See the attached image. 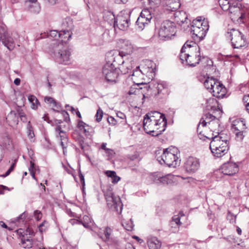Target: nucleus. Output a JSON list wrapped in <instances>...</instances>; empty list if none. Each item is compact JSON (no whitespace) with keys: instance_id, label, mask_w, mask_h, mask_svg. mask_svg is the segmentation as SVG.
Instances as JSON below:
<instances>
[{"instance_id":"obj_48","label":"nucleus","mask_w":249,"mask_h":249,"mask_svg":"<svg viewBox=\"0 0 249 249\" xmlns=\"http://www.w3.org/2000/svg\"><path fill=\"white\" fill-rule=\"evenodd\" d=\"M27 216V213L25 212H24L22 214H21L19 216L15 218L13 221L15 223L17 222H23L24 221V219H25Z\"/></svg>"},{"instance_id":"obj_64","label":"nucleus","mask_w":249,"mask_h":249,"mask_svg":"<svg viewBox=\"0 0 249 249\" xmlns=\"http://www.w3.org/2000/svg\"><path fill=\"white\" fill-rule=\"evenodd\" d=\"M132 238L136 239L139 243H140V244L142 243L143 242V240L141 238H140L138 236H136V235H133L132 236Z\"/></svg>"},{"instance_id":"obj_51","label":"nucleus","mask_w":249,"mask_h":249,"mask_svg":"<svg viewBox=\"0 0 249 249\" xmlns=\"http://www.w3.org/2000/svg\"><path fill=\"white\" fill-rule=\"evenodd\" d=\"M134 226V225L133 224V222L132 221V219H130L129 221L127 222L125 226V230L131 231L133 229Z\"/></svg>"},{"instance_id":"obj_59","label":"nucleus","mask_w":249,"mask_h":249,"mask_svg":"<svg viewBox=\"0 0 249 249\" xmlns=\"http://www.w3.org/2000/svg\"><path fill=\"white\" fill-rule=\"evenodd\" d=\"M30 164H31V166L29 167V170L30 171L31 174L33 178H34L35 179H36V177H35V173H34L33 172V171H31V168H34V163L32 161H31L30 162Z\"/></svg>"},{"instance_id":"obj_40","label":"nucleus","mask_w":249,"mask_h":249,"mask_svg":"<svg viewBox=\"0 0 249 249\" xmlns=\"http://www.w3.org/2000/svg\"><path fill=\"white\" fill-rule=\"evenodd\" d=\"M42 240V238H41V240H33L32 239L31 240L32 248L33 247L34 249H45Z\"/></svg>"},{"instance_id":"obj_8","label":"nucleus","mask_w":249,"mask_h":249,"mask_svg":"<svg viewBox=\"0 0 249 249\" xmlns=\"http://www.w3.org/2000/svg\"><path fill=\"white\" fill-rule=\"evenodd\" d=\"M124 53L123 51L118 52L117 50H111L107 52L106 54V64L105 65L115 67L122 66L124 63Z\"/></svg>"},{"instance_id":"obj_58","label":"nucleus","mask_w":249,"mask_h":249,"mask_svg":"<svg viewBox=\"0 0 249 249\" xmlns=\"http://www.w3.org/2000/svg\"><path fill=\"white\" fill-rule=\"evenodd\" d=\"M31 107H32V108H33L34 109H37L38 106L39 105V103L38 100L36 102L35 101H33L32 103H31Z\"/></svg>"},{"instance_id":"obj_5","label":"nucleus","mask_w":249,"mask_h":249,"mask_svg":"<svg viewBox=\"0 0 249 249\" xmlns=\"http://www.w3.org/2000/svg\"><path fill=\"white\" fill-rule=\"evenodd\" d=\"M178 149L171 146L164 150L162 154L157 158L160 164L164 163L170 167H176L180 164V160L177 156Z\"/></svg>"},{"instance_id":"obj_27","label":"nucleus","mask_w":249,"mask_h":249,"mask_svg":"<svg viewBox=\"0 0 249 249\" xmlns=\"http://www.w3.org/2000/svg\"><path fill=\"white\" fill-rule=\"evenodd\" d=\"M199 80L203 83L204 87L210 92L211 90L214 89L216 83L219 82L213 77H209L208 76L207 77L204 76L202 79L199 78Z\"/></svg>"},{"instance_id":"obj_22","label":"nucleus","mask_w":249,"mask_h":249,"mask_svg":"<svg viewBox=\"0 0 249 249\" xmlns=\"http://www.w3.org/2000/svg\"><path fill=\"white\" fill-rule=\"evenodd\" d=\"M218 3L224 11L229 12L231 18L234 13V8L239 7L237 5L236 1L234 0H218Z\"/></svg>"},{"instance_id":"obj_25","label":"nucleus","mask_w":249,"mask_h":249,"mask_svg":"<svg viewBox=\"0 0 249 249\" xmlns=\"http://www.w3.org/2000/svg\"><path fill=\"white\" fill-rule=\"evenodd\" d=\"M210 92L213 94V96L217 98H223L225 96L227 91L223 85L219 82L216 83L215 87L210 91Z\"/></svg>"},{"instance_id":"obj_38","label":"nucleus","mask_w":249,"mask_h":249,"mask_svg":"<svg viewBox=\"0 0 249 249\" xmlns=\"http://www.w3.org/2000/svg\"><path fill=\"white\" fill-rule=\"evenodd\" d=\"M154 86H155L158 90V93L160 94L162 92V90L167 88L168 84L166 82L160 81L156 82L154 84Z\"/></svg>"},{"instance_id":"obj_39","label":"nucleus","mask_w":249,"mask_h":249,"mask_svg":"<svg viewBox=\"0 0 249 249\" xmlns=\"http://www.w3.org/2000/svg\"><path fill=\"white\" fill-rule=\"evenodd\" d=\"M27 134L28 138L31 142L34 141L35 134L34 133L33 128L31 124L30 121L28 122L27 124Z\"/></svg>"},{"instance_id":"obj_60","label":"nucleus","mask_w":249,"mask_h":249,"mask_svg":"<svg viewBox=\"0 0 249 249\" xmlns=\"http://www.w3.org/2000/svg\"><path fill=\"white\" fill-rule=\"evenodd\" d=\"M28 100L30 102V103H32L33 101L37 102V99L36 98V97L33 95H30L28 96Z\"/></svg>"},{"instance_id":"obj_29","label":"nucleus","mask_w":249,"mask_h":249,"mask_svg":"<svg viewBox=\"0 0 249 249\" xmlns=\"http://www.w3.org/2000/svg\"><path fill=\"white\" fill-rule=\"evenodd\" d=\"M162 3L167 10L171 11H176L181 5L179 0H162Z\"/></svg>"},{"instance_id":"obj_26","label":"nucleus","mask_w":249,"mask_h":249,"mask_svg":"<svg viewBox=\"0 0 249 249\" xmlns=\"http://www.w3.org/2000/svg\"><path fill=\"white\" fill-rule=\"evenodd\" d=\"M134 84L132 85L129 91H128V95H136L138 94L140 92V90L142 89V87H140V85H144V88L147 89L148 88H149L150 86L154 84L152 83L150 85H147L146 83L142 82H136L135 81L132 82Z\"/></svg>"},{"instance_id":"obj_34","label":"nucleus","mask_w":249,"mask_h":249,"mask_svg":"<svg viewBox=\"0 0 249 249\" xmlns=\"http://www.w3.org/2000/svg\"><path fill=\"white\" fill-rule=\"evenodd\" d=\"M147 244L149 249H160L161 242L156 237H148Z\"/></svg>"},{"instance_id":"obj_17","label":"nucleus","mask_w":249,"mask_h":249,"mask_svg":"<svg viewBox=\"0 0 249 249\" xmlns=\"http://www.w3.org/2000/svg\"><path fill=\"white\" fill-rule=\"evenodd\" d=\"M141 69L143 75L152 80L155 76L156 64L152 61L145 60L141 65Z\"/></svg>"},{"instance_id":"obj_9","label":"nucleus","mask_w":249,"mask_h":249,"mask_svg":"<svg viewBox=\"0 0 249 249\" xmlns=\"http://www.w3.org/2000/svg\"><path fill=\"white\" fill-rule=\"evenodd\" d=\"M175 23L170 20H166L161 23L159 31V36L161 39L168 40L175 36Z\"/></svg>"},{"instance_id":"obj_6","label":"nucleus","mask_w":249,"mask_h":249,"mask_svg":"<svg viewBox=\"0 0 249 249\" xmlns=\"http://www.w3.org/2000/svg\"><path fill=\"white\" fill-rule=\"evenodd\" d=\"M231 130L237 142H241L247 135L249 129L246 120L244 118L237 119L232 122Z\"/></svg>"},{"instance_id":"obj_54","label":"nucleus","mask_w":249,"mask_h":249,"mask_svg":"<svg viewBox=\"0 0 249 249\" xmlns=\"http://www.w3.org/2000/svg\"><path fill=\"white\" fill-rule=\"evenodd\" d=\"M34 215L35 218L37 220H39L42 217V213L40 211L36 210L34 212Z\"/></svg>"},{"instance_id":"obj_61","label":"nucleus","mask_w":249,"mask_h":249,"mask_svg":"<svg viewBox=\"0 0 249 249\" xmlns=\"http://www.w3.org/2000/svg\"><path fill=\"white\" fill-rule=\"evenodd\" d=\"M45 225H47V223L44 221L43 222H42L41 224H40L39 226V231L42 232H43L45 230V229H44L43 227L45 226Z\"/></svg>"},{"instance_id":"obj_13","label":"nucleus","mask_w":249,"mask_h":249,"mask_svg":"<svg viewBox=\"0 0 249 249\" xmlns=\"http://www.w3.org/2000/svg\"><path fill=\"white\" fill-rule=\"evenodd\" d=\"M72 33L68 30H63L58 32L56 30H52L50 32L49 36L53 41V47H54V43H67L68 41L71 37Z\"/></svg>"},{"instance_id":"obj_49","label":"nucleus","mask_w":249,"mask_h":249,"mask_svg":"<svg viewBox=\"0 0 249 249\" xmlns=\"http://www.w3.org/2000/svg\"><path fill=\"white\" fill-rule=\"evenodd\" d=\"M103 111L102 110V109L100 108H99L97 110V112H96V114L95 115V117L96 118V121L98 122H99L101 121V120L102 119V117H103Z\"/></svg>"},{"instance_id":"obj_30","label":"nucleus","mask_w":249,"mask_h":249,"mask_svg":"<svg viewBox=\"0 0 249 249\" xmlns=\"http://www.w3.org/2000/svg\"><path fill=\"white\" fill-rule=\"evenodd\" d=\"M127 158L132 161H139L141 160L140 153L136 147L131 146L127 148Z\"/></svg>"},{"instance_id":"obj_56","label":"nucleus","mask_w":249,"mask_h":249,"mask_svg":"<svg viewBox=\"0 0 249 249\" xmlns=\"http://www.w3.org/2000/svg\"><path fill=\"white\" fill-rule=\"evenodd\" d=\"M66 213L71 217H73L76 218H79V217L75 213H73L71 211L70 209H67Z\"/></svg>"},{"instance_id":"obj_57","label":"nucleus","mask_w":249,"mask_h":249,"mask_svg":"<svg viewBox=\"0 0 249 249\" xmlns=\"http://www.w3.org/2000/svg\"><path fill=\"white\" fill-rule=\"evenodd\" d=\"M79 176L80 181H81L82 185L83 186H84L85 185L84 177L83 175L82 174L80 170L79 171Z\"/></svg>"},{"instance_id":"obj_18","label":"nucleus","mask_w":249,"mask_h":249,"mask_svg":"<svg viewBox=\"0 0 249 249\" xmlns=\"http://www.w3.org/2000/svg\"><path fill=\"white\" fill-rule=\"evenodd\" d=\"M0 41L9 50H13L15 47V44L13 38L8 35L6 33L5 25L0 23Z\"/></svg>"},{"instance_id":"obj_23","label":"nucleus","mask_w":249,"mask_h":249,"mask_svg":"<svg viewBox=\"0 0 249 249\" xmlns=\"http://www.w3.org/2000/svg\"><path fill=\"white\" fill-rule=\"evenodd\" d=\"M209 24L208 21H204L203 27L197 28L196 26L191 27V32L193 34V37L195 39L202 40L206 36V33L209 29Z\"/></svg>"},{"instance_id":"obj_45","label":"nucleus","mask_w":249,"mask_h":249,"mask_svg":"<svg viewBox=\"0 0 249 249\" xmlns=\"http://www.w3.org/2000/svg\"><path fill=\"white\" fill-rule=\"evenodd\" d=\"M134 48L131 43L127 41L125 43V55L130 54L133 51Z\"/></svg>"},{"instance_id":"obj_46","label":"nucleus","mask_w":249,"mask_h":249,"mask_svg":"<svg viewBox=\"0 0 249 249\" xmlns=\"http://www.w3.org/2000/svg\"><path fill=\"white\" fill-rule=\"evenodd\" d=\"M120 17H117L116 20L114 21V27L117 26L120 30H124V25L123 23L121 22V19L119 18Z\"/></svg>"},{"instance_id":"obj_33","label":"nucleus","mask_w":249,"mask_h":249,"mask_svg":"<svg viewBox=\"0 0 249 249\" xmlns=\"http://www.w3.org/2000/svg\"><path fill=\"white\" fill-rule=\"evenodd\" d=\"M7 122L11 126H15L18 123V115L15 111H11L6 117Z\"/></svg>"},{"instance_id":"obj_52","label":"nucleus","mask_w":249,"mask_h":249,"mask_svg":"<svg viewBox=\"0 0 249 249\" xmlns=\"http://www.w3.org/2000/svg\"><path fill=\"white\" fill-rule=\"evenodd\" d=\"M142 18H143V28L144 27L145 24H147L148 23L150 22L151 19H152V16H149V15H145L142 16Z\"/></svg>"},{"instance_id":"obj_21","label":"nucleus","mask_w":249,"mask_h":249,"mask_svg":"<svg viewBox=\"0 0 249 249\" xmlns=\"http://www.w3.org/2000/svg\"><path fill=\"white\" fill-rule=\"evenodd\" d=\"M204 107L206 110L211 111L217 116H220L222 111L218 106L217 100L214 98H210L205 101Z\"/></svg>"},{"instance_id":"obj_41","label":"nucleus","mask_w":249,"mask_h":249,"mask_svg":"<svg viewBox=\"0 0 249 249\" xmlns=\"http://www.w3.org/2000/svg\"><path fill=\"white\" fill-rule=\"evenodd\" d=\"M161 0H147L149 4V7L151 9H153V11H155L156 8L159 7Z\"/></svg>"},{"instance_id":"obj_42","label":"nucleus","mask_w":249,"mask_h":249,"mask_svg":"<svg viewBox=\"0 0 249 249\" xmlns=\"http://www.w3.org/2000/svg\"><path fill=\"white\" fill-rule=\"evenodd\" d=\"M200 18V19H196L193 21L192 27H195V26H196L197 28L203 27V25H204V21H208L204 19L202 20L201 18Z\"/></svg>"},{"instance_id":"obj_37","label":"nucleus","mask_w":249,"mask_h":249,"mask_svg":"<svg viewBox=\"0 0 249 249\" xmlns=\"http://www.w3.org/2000/svg\"><path fill=\"white\" fill-rule=\"evenodd\" d=\"M28 7L29 10L33 13H38L40 11V6L37 2L26 4Z\"/></svg>"},{"instance_id":"obj_55","label":"nucleus","mask_w":249,"mask_h":249,"mask_svg":"<svg viewBox=\"0 0 249 249\" xmlns=\"http://www.w3.org/2000/svg\"><path fill=\"white\" fill-rule=\"evenodd\" d=\"M54 101V100L51 97L46 96L44 98V101L47 104H50L52 105Z\"/></svg>"},{"instance_id":"obj_20","label":"nucleus","mask_w":249,"mask_h":249,"mask_svg":"<svg viewBox=\"0 0 249 249\" xmlns=\"http://www.w3.org/2000/svg\"><path fill=\"white\" fill-rule=\"evenodd\" d=\"M200 167L199 160L193 157H189L184 163L186 171L190 174L196 172Z\"/></svg>"},{"instance_id":"obj_36","label":"nucleus","mask_w":249,"mask_h":249,"mask_svg":"<svg viewBox=\"0 0 249 249\" xmlns=\"http://www.w3.org/2000/svg\"><path fill=\"white\" fill-rule=\"evenodd\" d=\"M105 173L109 178H110V181L113 183H117L120 179V178L116 175L115 171H107Z\"/></svg>"},{"instance_id":"obj_2","label":"nucleus","mask_w":249,"mask_h":249,"mask_svg":"<svg viewBox=\"0 0 249 249\" xmlns=\"http://www.w3.org/2000/svg\"><path fill=\"white\" fill-rule=\"evenodd\" d=\"M180 59L182 63L184 62L191 67H194L199 64L202 59L199 46L194 41H187L180 50Z\"/></svg>"},{"instance_id":"obj_7","label":"nucleus","mask_w":249,"mask_h":249,"mask_svg":"<svg viewBox=\"0 0 249 249\" xmlns=\"http://www.w3.org/2000/svg\"><path fill=\"white\" fill-rule=\"evenodd\" d=\"M207 124H208L212 129H214V127L219 126V121L217 119V116L210 113H206L205 115V119L202 118L198 124L197 128V132L200 139L205 140V139L209 138L206 136H204L202 134V130H201V127H205Z\"/></svg>"},{"instance_id":"obj_50","label":"nucleus","mask_w":249,"mask_h":249,"mask_svg":"<svg viewBox=\"0 0 249 249\" xmlns=\"http://www.w3.org/2000/svg\"><path fill=\"white\" fill-rule=\"evenodd\" d=\"M130 19H126L125 20V23L127 24V28L125 29V31H127V33H130L131 31L132 32V33H135L136 31L135 29H134L133 28H131L130 26L131 25V23H130Z\"/></svg>"},{"instance_id":"obj_4","label":"nucleus","mask_w":249,"mask_h":249,"mask_svg":"<svg viewBox=\"0 0 249 249\" xmlns=\"http://www.w3.org/2000/svg\"><path fill=\"white\" fill-rule=\"evenodd\" d=\"M52 53L55 60L59 63L67 65L70 63L71 51L66 43H54Z\"/></svg>"},{"instance_id":"obj_12","label":"nucleus","mask_w":249,"mask_h":249,"mask_svg":"<svg viewBox=\"0 0 249 249\" xmlns=\"http://www.w3.org/2000/svg\"><path fill=\"white\" fill-rule=\"evenodd\" d=\"M107 204L109 207H113L118 214H121L123 209V204L119 197L114 195L110 189L107 190L105 193Z\"/></svg>"},{"instance_id":"obj_63","label":"nucleus","mask_w":249,"mask_h":249,"mask_svg":"<svg viewBox=\"0 0 249 249\" xmlns=\"http://www.w3.org/2000/svg\"><path fill=\"white\" fill-rule=\"evenodd\" d=\"M69 222L72 225H73L75 224H80V220H78V219H76L75 218H73V219H71L69 220Z\"/></svg>"},{"instance_id":"obj_16","label":"nucleus","mask_w":249,"mask_h":249,"mask_svg":"<svg viewBox=\"0 0 249 249\" xmlns=\"http://www.w3.org/2000/svg\"><path fill=\"white\" fill-rule=\"evenodd\" d=\"M62 121L61 120H56V124L57 125L55 128V132L56 133V137L59 138L60 140V144L63 149V153L65 155L66 151V148L68 146V138L64 130L63 129V125L61 124L62 123Z\"/></svg>"},{"instance_id":"obj_43","label":"nucleus","mask_w":249,"mask_h":249,"mask_svg":"<svg viewBox=\"0 0 249 249\" xmlns=\"http://www.w3.org/2000/svg\"><path fill=\"white\" fill-rule=\"evenodd\" d=\"M80 223L87 228L89 227V224L91 223V219L88 215H85L83 216V219L80 220Z\"/></svg>"},{"instance_id":"obj_35","label":"nucleus","mask_w":249,"mask_h":249,"mask_svg":"<svg viewBox=\"0 0 249 249\" xmlns=\"http://www.w3.org/2000/svg\"><path fill=\"white\" fill-rule=\"evenodd\" d=\"M77 127L86 136L89 135L90 131L92 130V128L90 126L82 121H79Z\"/></svg>"},{"instance_id":"obj_31","label":"nucleus","mask_w":249,"mask_h":249,"mask_svg":"<svg viewBox=\"0 0 249 249\" xmlns=\"http://www.w3.org/2000/svg\"><path fill=\"white\" fill-rule=\"evenodd\" d=\"M174 14L175 21L179 25H182L187 19V16L185 12L183 11H175Z\"/></svg>"},{"instance_id":"obj_15","label":"nucleus","mask_w":249,"mask_h":249,"mask_svg":"<svg viewBox=\"0 0 249 249\" xmlns=\"http://www.w3.org/2000/svg\"><path fill=\"white\" fill-rule=\"evenodd\" d=\"M153 181L158 185H171L174 183L175 177L171 174L163 175L160 172L154 173L152 176Z\"/></svg>"},{"instance_id":"obj_44","label":"nucleus","mask_w":249,"mask_h":249,"mask_svg":"<svg viewBox=\"0 0 249 249\" xmlns=\"http://www.w3.org/2000/svg\"><path fill=\"white\" fill-rule=\"evenodd\" d=\"M104 233L105 235V239H104L102 237V236H100V237L104 240H105V241H107L109 240L110 235L111 233L112 230L109 227H106L104 230Z\"/></svg>"},{"instance_id":"obj_1","label":"nucleus","mask_w":249,"mask_h":249,"mask_svg":"<svg viewBox=\"0 0 249 249\" xmlns=\"http://www.w3.org/2000/svg\"><path fill=\"white\" fill-rule=\"evenodd\" d=\"M167 121L164 114L153 111L145 114L143 120L145 132L152 136L157 137L165 131Z\"/></svg>"},{"instance_id":"obj_3","label":"nucleus","mask_w":249,"mask_h":249,"mask_svg":"<svg viewBox=\"0 0 249 249\" xmlns=\"http://www.w3.org/2000/svg\"><path fill=\"white\" fill-rule=\"evenodd\" d=\"M210 148L213 155L217 158L224 156L229 149L228 137L222 133H218L212 138Z\"/></svg>"},{"instance_id":"obj_62","label":"nucleus","mask_w":249,"mask_h":249,"mask_svg":"<svg viewBox=\"0 0 249 249\" xmlns=\"http://www.w3.org/2000/svg\"><path fill=\"white\" fill-rule=\"evenodd\" d=\"M106 143H103L101 145V148L105 150L107 153L112 152V150L109 148H106Z\"/></svg>"},{"instance_id":"obj_10","label":"nucleus","mask_w":249,"mask_h":249,"mask_svg":"<svg viewBox=\"0 0 249 249\" xmlns=\"http://www.w3.org/2000/svg\"><path fill=\"white\" fill-rule=\"evenodd\" d=\"M124 70V66L115 67L104 65L102 72L107 81L116 83L120 75L119 71L121 72V74H123Z\"/></svg>"},{"instance_id":"obj_47","label":"nucleus","mask_w":249,"mask_h":249,"mask_svg":"<svg viewBox=\"0 0 249 249\" xmlns=\"http://www.w3.org/2000/svg\"><path fill=\"white\" fill-rule=\"evenodd\" d=\"M175 224L178 227L181 225L180 218L179 215H175L172 217L171 225H173Z\"/></svg>"},{"instance_id":"obj_11","label":"nucleus","mask_w":249,"mask_h":249,"mask_svg":"<svg viewBox=\"0 0 249 249\" xmlns=\"http://www.w3.org/2000/svg\"><path fill=\"white\" fill-rule=\"evenodd\" d=\"M226 37L231 38L234 48H241L246 46L247 42L244 35L238 30L231 29L227 32Z\"/></svg>"},{"instance_id":"obj_28","label":"nucleus","mask_w":249,"mask_h":249,"mask_svg":"<svg viewBox=\"0 0 249 249\" xmlns=\"http://www.w3.org/2000/svg\"><path fill=\"white\" fill-rule=\"evenodd\" d=\"M154 11L153 9H151L150 8H144L143 9L141 13L140 16L137 18V21H136V24L138 26L140 30H142L143 29V18H142V16L145 15H149V16H154V14L153 13Z\"/></svg>"},{"instance_id":"obj_24","label":"nucleus","mask_w":249,"mask_h":249,"mask_svg":"<svg viewBox=\"0 0 249 249\" xmlns=\"http://www.w3.org/2000/svg\"><path fill=\"white\" fill-rule=\"evenodd\" d=\"M221 170L224 175L232 176L238 172L239 168L236 163L228 162L222 165Z\"/></svg>"},{"instance_id":"obj_19","label":"nucleus","mask_w":249,"mask_h":249,"mask_svg":"<svg viewBox=\"0 0 249 249\" xmlns=\"http://www.w3.org/2000/svg\"><path fill=\"white\" fill-rule=\"evenodd\" d=\"M22 229H19L18 232L21 234V243L22 246L25 249H30L32 248V244L31 240L32 237L34 235V232L33 230L30 228H27L25 231L22 232Z\"/></svg>"},{"instance_id":"obj_32","label":"nucleus","mask_w":249,"mask_h":249,"mask_svg":"<svg viewBox=\"0 0 249 249\" xmlns=\"http://www.w3.org/2000/svg\"><path fill=\"white\" fill-rule=\"evenodd\" d=\"M143 74L142 73L140 66L136 67V69L130 72L127 78V80L129 81L132 80L133 81L138 82V79L139 78L143 79Z\"/></svg>"},{"instance_id":"obj_53","label":"nucleus","mask_w":249,"mask_h":249,"mask_svg":"<svg viewBox=\"0 0 249 249\" xmlns=\"http://www.w3.org/2000/svg\"><path fill=\"white\" fill-rule=\"evenodd\" d=\"M52 107H53V109L54 111L58 112L59 110L60 109H61V106H60V104L55 100L54 101V102H53V103L52 104Z\"/></svg>"},{"instance_id":"obj_14","label":"nucleus","mask_w":249,"mask_h":249,"mask_svg":"<svg viewBox=\"0 0 249 249\" xmlns=\"http://www.w3.org/2000/svg\"><path fill=\"white\" fill-rule=\"evenodd\" d=\"M234 13L231 16V20L238 23H246L249 25V9L242 7L234 8Z\"/></svg>"}]
</instances>
